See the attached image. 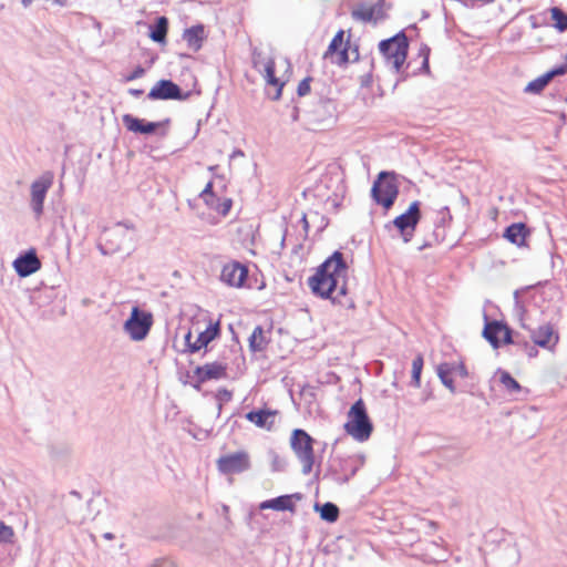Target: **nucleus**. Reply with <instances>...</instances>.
Here are the masks:
<instances>
[{"label":"nucleus","instance_id":"obj_1","mask_svg":"<svg viewBox=\"0 0 567 567\" xmlns=\"http://www.w3.org/2000/svg\"><path fill=\"white\" fill-rule=\"evenodd\" d=\"M348 266L340 251H334L309 278L313 293L346 306L341 300L347 295Z\"/></svg>","mask_w":567,"mask_h":567},{"label":"nucleus","instance_id":"obj_2","mask_svg":"<svg viewBox=\"0 0 567 567\" xmlns=\"http://www.w3.org/2000/svg\"><path fill=\"white\" fill-rule=\"evenodd\" d=\"M514 316L518 320L522 328L530 331V337L535 344L553 350L558 343L559 337L558 333L554 330L553 326L549 323L543 324L538 327L536 330L532 329L529 323V315L526 310L525 306L518 299V291L514 293Z\"/></svg>","mask_w":567,"mask_h":567},{"label":"nucleus","instance_id":"obj_3","mask_svg":"<svg viewBox=\"0 0 567 567\" xmlns=\"http://www.w3.org/2000/svg\"><path fill=\"white\" fill-rule=\"evenodd\" d=\"M344 430L358 442H365L371 436L373 425L367 413L365 404L361 399L355 401L350 408Z\"/></svg>","mask_w":567,"mask_h":567},{"label":"nucleus","instance_id":"obj_4","mask_svg":"<svg viewBox=\"0 0 567 567\" xmlns=\"http://www.w3.org/2000/svg\"><path fill=\"white\" fill-rule=\"evenodd\" d=\"M313 439L303 430H293L290 437V446L301 463V472L308 475L312 472L315 464Z\"/></svg>","mask_w":567,"mask_h":567},{"label":"nucleus","instance_id":"obj_5","mask_svg":"<svg viewBox=\"0 0 567 567\" xmlns=\"http://www.w3.org/2000/svg\"><path fill=\"white\" fill-rule=\"evenodd\" d=\"M408 40L404 34H398L379 43V49L384 56L386 64L399 72L408 55Z\"/></svg>","mask_w":567,"mask_h":567},{"label":"nucleus","instance_id":"obj_6","mask_svg":"<svg viewBox=\"0 0 567 567\" xmlns=\"http://www.w3.org/2000/svg\"><path fill=\"white\" fill-rule=\"evenodd\" d=\"M399 194V187L393 173L381 172L373 183L372 198L385 209H389L395 202Z\"/></svg>","mask_w":567,"mask_h":567},{"label":"nucleus","instance_id":"obj_7","mask_svg":"<svg viewBox=\"0 0 567 567\" xmlns=\"http://www.w3.org/2000/svg\"><path fill=\"white\" fill-rule=\"evenodd\" d=\"M54 182V174L51 171L43 172L30 185V208L37 218L41 217L44 210V200L49 189Z\"/></svg>","mask_w":567,"mask_h":567},{"label":"nucleus","instance_id":"obj_8","mask_svg":"<svg viewBox=\"0 0 567 567\" xmlns=\"http://www.w3.org/2000/svg\"><path fill=\"white\" fill-rule=\"evenodd\" d=\"M344 32L340 30L331 40L328 50L324 53V59H329L331 63L343 65L350 61L359 59L357 48L351 49L349 42L343 41Z\"/></svg>","mask_w":567,"mask_h":567},{"label":"nucleus","instance_id":"obj_9","mask_svg":"<svg viewBox=\"0 0 567 567\" xmlns=\"http://www.w3.org/2000/svg\"><path fill=\"white\" fill-rule=\"evenodd\" d=\"M153 324V317L150 312L140 310L137 307L132 309L130 318L124 323V331L134 341L144 340Z\"/></svg>","mask_w":567,"mask_h":567},{"label":"nucleus","instance_id":"obj_10","mask_svg":"<svg viewBox=\"0 0 567 567\" xmlns=\"http://www.w3.org/2000/svg\"><path fill=\"white\" fill-rule=\"evenodd\" d=\"M131 239L130 229L118 224L105 231L104 243L99 245V249L103 255H112L124 250L126 241Z\"/></svg>","mask_w":567,"mask_h":567},{"label":"nucleus","instance_id":"obj_11","mask_svg":"<svg viewBox=\"0 0 567 567\" xmlns=\"http://www.w3.org/2000/svg\"><path fill=\"white\" fill-rule=\"evenodd\" d=\"M420 218V203L415 200L410 205L405 213L395 217L392 221L393 226L400 231L404 243L411 241Z\"/></svg>","mask_w":567,"mask_h":567},{"label":"nucleus","instance_id":"obj_12","mask_svg":"<svg viewBox=\"0 0 567 567\" xmlns=\"http://www.w3.org/2000/svg\"><path fill=\"white\" fill-rule=\"evenodd\" d=\"M254 68L262 74L266 83L276 89L275 94L271 96L272 100H279L284 82H281L275 75V62L270 58L262 56L260 53H255L252 58Z\"/></svg>","mask_w":567,"mask_h":567},{"label":"nucleus","instance_id":"obj_13","mask_svg":"<svg viewBox=\"0 0 567 567\" xmlns=\"http://www.w3.org/2000/svg\"><path fill=\"white\" fill-rule=\"evenodd\" d=\"M220 334V323L219 321H209L206 329L199 331L197 338L193 341V333L188 331L185 334V346L187 351L190 353L198 352L200 349L207 347L213 340H215Z\"/></svg>","mask_w":567,"mask_h":567},{"label":"nucleus","instance_id":"obj_14","mask_svg":"<svg viewBox=\"0 0 567 567\" xmlns=\"http://www.w3.org/2000/svg\"><path fill=\"white\" fill-rule=\"evenodd\" d=\"M217 467L223 474H239L250 467V458L247 452L238 451L219 457Z\"/></svg>","mask_w":567,"mask_h":567},{"label":"nucleus","instance_id":"obj_15","mask_svg":"<svg viewBox=\"0 0 567 567\" xmlns=\"http://www.w3.org/2000/svg\"><path fill=\"white\" fill-rule=\"evenodd\" d=\"M189 93H183L181 87L171 80H159L147 94L150 100H186Z\"/></svg>","mask_w":567,"mask_h":567},{"label":"nucleus","instance_id":"obj_16","mask_svg":"<svg viewBox=\"0 0 567 567\" xmlns=\"http://www.w3.org/2000/svg\"><path fill=\"white\" fill-rule=\"evenodd\" d=\"M248 269L238 261L226 264L220 274V280L235 288H241L247 279Z\"/></svg>","mask_w":567,"mask_h":567},{"label":"nucleus","instance_id":"obj_17","mask_svg":"<svg viewBox=\"0 0 567 567\" xmlns=\"http://www.w3.org/2000/svg\"><path fill=\"white\" fill-rule=\"evenodd\" d=\"M13 267L20 277H28L40 269L41 262L34 251L19 256L13 261Z\"/></svg>","mask_w":567,"mask_h":567},{"label":"nucleus","instance_id":"obj_18","mask_svg":"<svg viewBox=\"0 0 567 567\" xmlns=\"http://www.w3.org/2000/svg\"><path fill=\"white\" fill-rule=\"evenodd\" d=\"M226 364L221 362L206 363L202 367H197L195 374L199 382H206L209 380H219L226 377Z\"/></svg>","mask_w":567,"mask_h":567},{"label":"nucleus","instance_id":"obj_19","mask_svg":"<svg viewBox=\"0 0 567 567\" xmlns=\"http://www.w3.org/2000/svg\"><path fill=\"white\" fill-rule=\"evenodd\" d=\"M122 120H123L125 127L130 132L141 133V134H152L162 125L161 122H145L144 120L134 117L131 114L123 115Z\"/></svg>","mask_w":567,"mask_h":567},{"label":"nucleus","instance_id":"obj_20","mask_svg":"<svg viewBox=\"0 0 567 567\" xmlns=\"http://www.w3.org/2000/svg\"><path fill=\"white\" fill-rule=\"evenodd\" d=\"M293 498L300 499L301 495L296 493L291 495H281L276 498L267 499L260 503V509H274V511H295Z\"/></svg>","mask_w":567,"mask_h":567},{"label":"nucleus","instance_id":"obj_21","mask_svg":"<svg viewBox=\"0 0 567 567\" xmlns=\"http://www.w3.org/2000/svg\"><path fill=\"white\" fill-rule=\"evenodd\" d=\"M183 39L187 42V45L194 50L198 51L205 39V28L203 24H197L186 29L183 33Z\"/></svg>","mask_w":567,"mask_h":567},{"label":"nucleus","instance_id":"obj_22","mask_svg":"<svg viewBox=\"0 0 567 567\" xmlns=\"http://www.w3.org/2000/svg\"><path fill=\"white\" fill-rule=\"evenodd\" d=\"M276 412L269 410L250 411L246 414V419L261 429L270 430L274 425Z\"/></svg>","mask_w":567,"mask_h":567},{"label":"nucleus","instance_id":"obj_23","mask_svg":"<svg viewBox=\"0 0 567 567\" xmlns=\"http://www.w3.org/2000/svg\"><path fill=\"white\" fill-rule=\"evenodd\" d=\"M502 330H504V323L499 321L487 322L484 327L483 336L495 349L499 347Z\"/></svg>","mask_w":567,"mask_h":567},{"label":"nucleus","instance_id":"obj_24","mask_svg":"<svg viewBox=\"0 0 567 567\" xmlns=\"http://www.w3.org/2000/svg\"><path fill=\"white\" fill-rule=\"evenodd\" d=\"M527 229L524 224H512L505 230L504 237L517 246H522L525 241Z\"/></svg>","mask_w":567,"mask_h":567},{"label":"nucleus","instance_id":"obj_25","mask_svg":"<svg viewBox=\"0 0 567 567\" xmlns=\"http://www.w3.org/2000/svg\"><path fill=\"white\" fill-rule=\"evenodd\" d=\"M168 29V20L166 17H158L154 25L150 27V38L157 42H165Z\"/></svg>","mask_w":567,"mask_h":567},{"label":"nucleus","instance_id":"obj_26","mask_svg":"<svg viewBox=\"0 0 567 567\" xmlns=\"http://www.w3.org/2000/svg\"><path fill=\"white\" fill-rule=\"evenodd\" d=\"M377 11L374 6L360 3L352 10V18L361 22H371L375 20Z\"/></svg>","mask_w":567,"mask_h":567},{"label":"nucleus","instance_id":"obj_27","mask_svg":"<svg viewBox=\"0 0 567 567\" xmlns=\"http://www.w3.org/2000/svg\"><path fill=\"white\" fill-rule=\"evenodd\" d=\"M265 331L260 326H257L251 336L249 337V348L254 352L262 351L267 346Z\"/></svg>","mask_w":567,"mask_h":567},{"label":"nucleus","instance_id":"obj_28","mask_svg":"<svg viewBox=\"0 0 567 567\" xmlns=\"http://www.w3.org/2000/svg\"><path fill=\"white\" fill-rule=\"evenodd\" d=\"M454 364L445 362L439 364L436 369L437 377L440 378L441 382L452 392L455 391L454 381L451 378V374L454 372Z\"/></svg>","mask_w":567,"mask_h":567},{"label":"nucleus","instance_id":"obj_29","mask_svg":"<svg viewBox=\"0 0 567 567\" xmlns=\"http://www.w3.org/2000/svg\"><path fill=\"white\" fill-rule=\"evenodd\" d=\"M496 375H499V382L507 392L517 393L520 391V384L507 371L498 369Z\"/></svg>","mask_w":567,"mask_h":567},{"label":"nucleus","instance_id":"obj_30","mask_svg":"<svg viewBox=\"0 0 567 567\" xmlns=\"http://www.w3.org/2000/svg\"><path fill=\"white\" fill-rule=\"evenodd\" d=\"M316 509L320 512V517L329 523L336 522L339 517V508L333 503L327 502L322 506L317 504Z\"/></svg>","mask_w":567,"mask_h":567},{"label":"nucleus","instance_id":"obj_31","mask_svg":"<svg viewBox=\"0 0 567 567\" xmlns=\"http://www.w3.org/2000/svg\"><path fill=\"white\" fill-rule=\"evenodd\" d=\"M549 81H550V75L545 73V74L538 76L537 79L530 81L526 85L524 91L526 93H530V94H538L547 86Z\"/></svg>","mask_w":567,"mask_h":567},{"label":"nucleus","instance_id":"obj_32","mask_svg":"<svg viewBox=\"0 0 567 567\" xmlns=\"http://www.w3.org/2000/svg\"><path fill=\"white\" fill-rule=\"evenodd\" d=\"M551 20L554 21V27L559 31L564 32L567 30V13L564 12L558 7H553L550 9Z\"/></svg>","mask_w":567,"mask_h":567},{"label":"nucleus","instance_id":"obj_33","mask_svg":"<svg viewBox=\"0 0 567 567\" xmlns=\"http://www.w3.org/2000/svg\"><path fill=\"white\" fill-rule=\"evenodd\" d=\"M422 369H423V357L421 354H419L412 361L411 384L415 388H420V385H421Z\"/></svg>","mask_w":567,"mask_h":567},{"label":"nucleus","instance_id":"obj_34","mask_svg":"<svg viewBox=\"0 0 567 567\" xmlns=\"http://www.w3.org/2000/svg\"><path fill=\"white\" fill-rule=\"evenodd\" d=\"M14 530L11 526L0 520V545L13 543Z\"/></svg>","mask_w":567,"mask_h":567},{"label":"nucleus","instance_id":"obj_35","mask_svg":"<svg viewBox=\"0 0 567 567\" xmlns=\"http://www.w3.org/2000/svg\"><path fill=\"white\" fill-rule=\"evenodd\" d=\"M231 205L233 202L230 198H224L223 200L216 198V202H214V207L210 208L216 210L221 216H226L229 213Z\"/></svg>","mask_w":567,"mask_h":567},{"label":"nucleus","instance_id":"obj_36","mask_svg":"<svg viewBox=\"0 0 567 567\" xmlns=\"http://www.w3.org/2000/svg\"><path fill=\"white\" fill-rule=\"evenodd\" d=\"M200 198L205 202V204L209 207H214V202H216V196L213 193V183L209 182L205 188L199 194Z\"/></svg>","mask_w":567,"mask_h":567},{"label":"nucleus","instance_id":"obj_37","mask_svg":"<svg viewBox=\"0 0 567 567\" xmlns=\"http://www.w3.org/2000/svg\"><path fill=\"white\" fill-rule=\"evenodd\" d=\"M269 456H270V461H271L272 471L280 472V471H284L286 468L287 462L279 454H277L276 452L271 451L269 453Z\"/></svg>","mask_w":567,"mask_h":567},{"label":"nucleus","instance_id":"obj_38","mask_svg":"<svg viewBox=\"0 0 567 567\" xmlns=\"http://www.w3.org/2000/svg\"><path fill=\"white\" fill-rule=\"evenodd\" d=\"M297 92L300 96L307 95L310 92V83L309 79H303L297 89Z\"/></svg>","mask_w":567,"mask_h":567},{"label":"nucleus","instance_id":"obj_39","mask_svg":"<svg viewBox=\"0 0 567 567\" xmlns=\"http://www.w3.org/2000/svg\"><path fill=\"white\" fill-rule=\"evenodd\" d=\"M145 70L142 66H137L132 73L125 76L126 82H131L133 80L140 79L144 75Z\"/></svg>","mask_w":567,"mask_h":567},{"label":"nucleus","instance_id":"obj_40","mask_svg":"<svg viewBox=\"0 0 567 567\" xmlns=\"http://www.w3.org/2000/svg\"><path fill=\"white\" fill-rule=\"evenodd\" d=\"M502 337H503V342L506 344L515 342L512 338V331L509 330V328L506 324H504V330H502Z\"/></svg>","mask_w":567,"mask_h":567},{"label":"nucleus","instance_id":"obj_41","mask_svg":"<svg viewBox=\"0 0 567 567\" xmlns=\"http://www.w3.org/2000/svg\"><path fill=\"white\" fill-rule=\"evenodd\" d=\"M565 73H566V68L565 66H558V68H555V69L546 72V74L550 75V80L553 78H555L556 75H561V74H565Z\"/></svg>","mask_w":567,"mask_h":567},{"label":"nucleus","instance_id":"obj_42","mask_svg":"<svg viewBox=\"0 0 567 567\" xmlns=\"http://www.w3.org/2000/svg\"><path fill=\"white\" fill-rule=\"evenodd\" d=\"M440 214L442 215V218H441V223L444 224L446 218L447 219H451V215H450V210L447 207H443L440 212Z\"/></svg>","mask_w":567,"mask_h":567},{"label":"nucleus","instance_id":"obj_43","mask_svg":"<svg viewBox=\"0 0 567 567\" xmlns=\"http://www.w3.org/2000/svg\"><path fill=\"white\" fill-rule=\"evenodd\" d=\"M454 371H457L461 377L464 378L467 375L466 368L463 364H454Z\"/></svg>","mask_w":567,"mask_h":567},{"label":"nucleus","instance_id":"obj_44","mask_svg":"<svg viewBox=\"0 0 567 567\" xmlns=\"http://www.w3.org/2000/svg\"><path fill=\"white\" fill-rule=\"evenodd\" d=\"M354 474H355V468H353L351 471L350 475H348V476H344V477L338 476V477H336V481L339 482V483H346V482H348L350 476H353Z\"/></svg>","mask_w":567,"mask_h":567},{"label":"nucleus","instance_id":"obj_45","mask_svg":"<svg viewBox=\"0 0 567 567\" xmlns=\"http://www.w3.org/2000/svg\"><path fill=\"white\" fill-rule=\"evenodd\" d=\"M128 93L135 97H140L144 93V91L140 89H130Z\"/></svg>","mask_w":567,"mask_h":567},{"label":"nucleus","instance_id":"obj_46","mask_svg":"<svg viewBox=\"0 0 567 567\" xmlns=\"http://www.w3.org/2000/svg\"><path fill=\"white\" fill-rule=\"evenodd\" d=\"M114 534L113 533H110V532H106L103 534V538L106 539V540H112L114 539Z\"/></svg>","mask_w":567,"mask_h":567},{"label":"nucleus","instance_id":"obj_47","mask_svg":"<svg viewBox=\"0 0 567 567\" xmlns=\"http://www.w3.org/2000/svg\"><path fill=\"white\" fill-rule=\"evenodd\" d=\"M34 0H21V3L24 8H28Z\"/></svg>","mask_w":567,"mask_h":567},{"label":"nucleus","instance_id":"obj_48","mask_svg":"<svg viewBox=\"0 0 567 567\" xmlns=\"http://www.w3.org/2000/svg\"><path fill=\"white\" fill-rule=\"evenodd\" d=\"M423 68L424 69H429V58H427V54L425 55L424 58V61H423Z\"/></svg>","mask_w":567,"mask_h":567},{"label":"nucleus","instance_id":"obj_49","mask_svg":"<svg viewBox=\"0 0 567 567\" xmlns=\"http://www.w3.org/2000/svg\"><path fill=\"white\" fill-rule=\"evenodd\" d=\"M537 354V350H535V348H532L530 352H529V357H534Z\"/></svg>","mask_w":567,"mask_h":567},{"label":"nucleus","instance_id":"obj_50","mask_svg":"<svg viewBox=\"0 0 567 567\" xmlns=\"http://www.w3.org/2000/svg\"><path fill=\"white\" fill-rule=\"evenodd\" d=\"M224 393H226V396L229 399L230 398V392H228L227 390H224Z\"/></svg>","mask_w":567,"mask_h":567},{"label":"nucleus","instance_id":"obj_51","mask_svg":"<svg viewBox=\"0 0 567 567\" xmlns=\"http://www.w3.org/2000/svg\"><path fill=\"white\" fill-rule=\"evenodd\" d=\"M302 220L305 221L306 226L308 225L306 217H302Z\"/></svg>","mask_w":567,"mask_h":567}]
</instances>
